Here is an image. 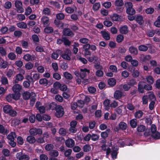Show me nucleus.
I'll return each mask as SVG.
<instances>
[{
  "instance_id": "f257e3e1",
  "label": "nucleus",
  "mask_w": 160,
  "mask_h": 160,
  "mask_svg": "<svg viewBox=\"0 0 160 160\" xmlns=\"http://www.w3.org/2000/svg\"><path fill=\"white\" fill-rule=\"evenodd\" d=\"M55 110L56 112L55 113V115L57 117L59 118L63 115L64 112L63 108L62 106L58 105Z\"/></svg>"
},
{
  "instance_id": "f03ea898",
  "label": "nucleus",
  "mask_w": 160,
  "mask_h": 160,
  "mask_svg": "<svg viewBox=\"0 0 160 160\" xmlns=\"http://www.w3.org/2000/svg\"><path fill=\"white\" fill-rule=\"evenodd\" d=\"M22 86L19 84H16L13 86L12 90L14 92V94L17 96L16 98H17V97L18 98H20V92Z\"/></svg>"
},
{
  "instance_id": "7ed1b4c3",
  "label": "nucleus",
  "mask_w": 160,
  "mask_h": 160,
  "mask_svg": "<svg viewBox=\"0 0 160 160\" xmlns=\"http://www.w3.org/2000/svg\"><path fill=\"white\" fill-rule=\"evenodd\" d=\"M16 157L19 160H29L30 158L29 155L22 152L18 153L16 155Z\"/></svg>"
},
{
  "instance_id": "20e7f679",
  "label": "nucleus",
  "mask_w": 160,
  "mask_h": 160,
  "mask_svg": "<svg viewBox=\"0 0 160 160\" xmlns=\"http://www.w3.org/2000/svg\"><path fill=\"white\" fill-rule=\"evenodd\" d=\"M77 122L73 120L70 123V127L69 129V131L70 133H75L77 131L76 128V125Z\"/></svg>"
},
{
  "instance_id": "39448f33",
  "label": "nucleus",
  "mask_w": 160,
  "mask_h": 160,
  "mask_svg": "<svg viewBox=\"0 0 160 160\" xmlns=\"http://www.w3.org/2000/svg\"><path fill=\"white\" fill-rule=\"evenodd\" d=\"M29 132L31 135L36 136L38 134H42V129L40 128H33L30 129Z\"/></svg>"
},
{
  "instance_id": "423d86ee",
  "label": "nucleus",
  "mask_w": 160,
  "mask_h": 160,
  "mask_svg": "<svg viewBox=\"0 0 160 160\" xmlns=\"http://www.w3.org/2000/svg\"><path fill=\"white\" fill-rule=\"evenodd\" d=\"M15 5L18 12L22 13L24 12V9L22 7V3L21 1L19 0L16 1L15 2Z\"/></svg>"
},
{
  "instance_id": "0eeeda50",
  "label": "nucleus",
  "mask_w": 160,
  "mask_h": 160,
  "mask_svg": "<svg viewBox=\"0 0 160 160\" xmlns=\"http://www.w3.org/2000/svg\"><path fill=\"white\" fill-rule=\"evenodd\" d=\"M71 51L68 49H66L64 51V53L62 54L61 57L64 59L68 60H70L71 58L70 56L71 54Z\"/></svg>"
},
{
  "instance_id": "6e6552de",
  "label": "nucleus",
  "mask_w": 160,
  "mask_h": 160,
  "mask_svg": "<svg viewBox=\"0 0 160 160\" xmlns=\"http://www.w3.org/2000/svg\"><path fill=\"white\" fill-rule=\"evenodd\" d=\"M65 144L66 146L68 148L73 147L75 144L74 141L71 138H68L65 141Z\"/></svg>"
},
{
  "instance_id": "1a4fd4ad",
  "label": "nucleus",
  "mask_w": 160,
  "mask_h": 160,
  "mask_svg": "<svg viewBox=\"0 0 160 160\" xmlns=\"http://www.w3.org/2000/svg\"><path fill=\"white\" fill-rule=\"evenodd\" d=\"M131 82L123 85V88L125 91H128L131 86H133L136 84V82L135 81H130Z\"/></svg>"
},
{
  "instance_id": "9d476101",
  "label": "nucleus",
  "mask_w": 160,
  "mask_h": 160,
  "mask_svg": "<svg viewBox=\"0 0 160 160\" xmlns=\"http://www.w3.org/2000/svg\"><path fill=\"white\" fill-rule=\"evenodd\" d=\"M35 93L33 92L30 93L28 92H24L22 94L23 98L25 100L28 99L31 97L35 96Z\"/></svg>"
},
{
  "instance_id": "9b49d317",
  "label": "nucleus",
  "mask_w": 160,
  "mask_h": 160,
  "mask_svg": "<svg viewBox=\"0 0 160 160\" xmlns=\"http://www.w3.org/2000/svg\"><path fill=\"white\" fill-rule=\"evenodd\" d=\"M125 96V93L119 90H116L114 93V97L116 99L120 98L122 97H124Z\"/></svg>"
},
{
  "instance_id": "f8f14e48",
  "label": "nucleus",
  "mask_w": 160,
  "mask_h": 160,
  "mask_svg": "<svg viewBox=\"0 0 160 160\" xmlns=\"http://www.w3.org/2000/svg\"><path fill=\"white\" fill-rule=\"evenodd\" d=\"M63 34L67 36L72 37L74 35V34L69 28H65L63 29L62 31Z\"/></svg>"
},
{
  "instance_id": "ddd939ff",
  "label": "nucleus",
  "mask_w": 160,
  "mask_h": 160,
  "mask_svg": "<svg viewBox=\"0 0 160 160\" xmlns=\"http://www.w3.org/2000/svg\"><path fill=\"white\" fill-rule=\"evenodd\" d=\"M103 38L106 40H109L110 38V35L108 32L105 31H102L101 32Z\"/></svg>"
},
{
  "instance_id": "4468645a",
  "label": "nucleus",
  "mask_w": 160,
  "mask_h": 160,
  "mask_svg": "<svg viewBox=\"0 0 160 160\" xmlns=\"http://www.w3.org/2000/svg\"><path fill=\"white\" fill-rule=\"evenodd\" d=\"M9 132V130L1 124H0V133L3 135H6Z\"/></svg>"
},
{
  "instance_id": "2eb2a0df",
  "label": "nucleus",
  "mask_w": 160,
  "mask_h": 160,
  "mask_svg": "<svg viewBox=\"0 0 160 160\" xmlns=\"http://www.w3.org/2000/svg\"><path fill=\"white\" fill-rule=\"evenodd\" d=\"M128 50L129 52L133 55H137L138 54V50L137 48L133 46L129 47Z\"/></svg>"
},
{
  "instance_id": "dca6fc26",
  "label": "nucleus",
  "mask_w": 160,
  "mask_h": 160,
  "mask_svg": "<svg viewBox=\"0 0 160 160\" xmlns=\"http://www.w3.org/2000/svg\"><path fill=\"white\" fill-rule=\"evenodd\" d=\"M16 96H17L14 94H9L6 97V99L8 102H11L12 99L15 100L18 99L19 98H18L17 97V98H16Z\"/></svg>"
},
{
  "instance_id": "f3484780",
  "label": "nucleus",
  "mask_w": 160,
  "mask_h": 160,
  "mask_svg": "<svg viewBox=\"0 0 160 160\" xmlns=\"http://www.w3.org/2000/svg\"><path fill=\"white\" fill-rule=\"evenodd\" d=\"M41 21L44 27L48 26L49 24V19L47 17H42L41 18Z\"/></svg>"
},
{
  "instance_id": "a211bd4d",
  "label": "nucleus",
  "mask_w": 160,
  "mask_h": 160,
  "mask_svg": "<svg viewBox=\"0 0 160 160\" xmlns=\"http://www.w3.org/2000/svg\"><path fill=\"white\" fill-rule=\"evenodd\" d=\"M81 72L80 73V76L81 79H83L85 77L86 74V72H88V71L86 69L84 68V69H81Z\"/></svg>"
},
{
  "instance_id": "6ab92c4d",
  "label": "nucleus",
  "mask_w": 160,
  "mask_h": 160,
  "mask_svg": "<svg viewBox=\"0 0 160 160\" xmlns=\"http://www.w3.org/2000/svg\"><path fill=\"white\" fill-rule=\"evenodd\" d=\"M12 107L10 105H5L3 107V111L6 113L9 114L11 110H12Z\"/></svg>"
},
{
  "instance_id": "aec40b11",
  "label": "nucleus",
  "mask_w": 160,
  "mask_h": 160,
  "mask_svg": "<svg viewBox=\"0 0 160 160\" xmlns=\"http://www.w3.org/2000/svg\"><path fill=\"white\" fill-rule=\"evenodd\" d=\"M143 113L142 111L138 110L136 111L134 114V116L136 118H140L142 117Z\"/></svg>"
},
{
  "instance_id": "412c9836",
  "label": "nucleus",
  "mask_w": 160,
  "mask_h": 160,
  "mask_svg": "<svg viewBox=\"0 0 160 160\" xmlns=\"http://www.w3.org/2000/svg\"><path fill=\"white\" fill-rule=\"evenodd\" d=\"M120 32L123 34H126L128 32V27L125 25L121 27L120 29Z\"/></svg>"
},
{
  "instance_id": "4be33fe9",
  "label": "nucleus",
  "mask_w": 160,
  "mask_h": 160,
  "mask_svg": "<svg viewBox=\"0 0 160 160\" xmlns=\"http://www.w3.org/2000/svg\"><path fill=\"white\" fill-rule=\"evenodd\" d=\"M0 61V66L1 68H7L8 65V63L7 61H4L2 59Z\"/></svg>"
},
{
  "instance_id": "5701e85b",
  "label": "nucleus",
  "mask_w": 160,
  "mask_h": 160,
  "mask_svg": "<svg viewBox=\"0 0 160 160\" xmlns=\"http://www.w3.org/2000/svg\"><path fill=\"white\" fill-rule=\"evenodd\" d=\"M27 141L30 143H33L36 141L35 138L32 136H29L27 138Z\"/></svg>"
},
{
  "instance_id": "b1692460",
  "label": "nucleus",
  "mask_w": 160,
  "mask_h": 160,
  "mask_svg": "<svg viewBox=\"0 0 160 160\" xmlns=\"http://www.w3.org/2000/svg\"><path fill=\"white\" fill-rule=\"evenodd\" d=\"M136 21L140 24L141 25L144 22L143 17L140 15H137L135 19Z\"/></svg>"
},
{
  "instance_id": "393cba45",
  "label": "nucleus",
  "mask_w": 160,
  "mask_h": 160,
  "mask_svg": "<svg viewBox=\"0 0 160 160\" xmlns=\"http://www.w3.org/2000/svg\"><path fill=\"white\" fill-rule=\"evenodd\" d=\"M59 133L62 136H65L68 133V132L66 129L63 128H61L59 129Z\"/></svg>"
},
{
  "instance_id": "a878e982",
  "label": "nucleus",
  "mask_w": 160,
  "mask_h": 160,
  "mask_svg": "<svg viewBox=\"0 0 160 160\" xmlns=\"http://www.w3.org/2000/svg\"><path fill=\"white\" fill-rule=\"evenodd\" d=\"M16 137V133L15 132H12L9 134L7 138L10 141L14 140V138Z\"/></svg>"
},
{
  "instance_id": "bb28decb",
  "label": "nucleus",
  "mask_w": 160,
  "mask_h": 160,
  "mask_svg": "<svg viewBox=\"0 0 160 160\" xmlns=\"http://www.w3.org/2000/svg\"><path fill=\"white\" fill-rule=\"evenodd\" d=\"M50 155L52 156V157H55L58 156L59 153L56 150H51L50 153Z\"/></svg>"
},
{
  "instance_id": "cd10ccee",
  "label": "nucleus",
  "mask_w": 160,
  "mask_h": 160,
  "mask_svg": "<svg viewBox=\"0 0 160 160\" xmlns=\"http://www.w3.org/2000/svg\"><path fill=\"white\" fill-rule=\"evenodd\" d=\"M110 132V129H107L105 132H102L101 133V137L105 139L108 136V133Z\"/></svg>"
},
{
  "instance_id": "c85d7f7f",
  "label": "nucleus",
  "mask_w": 160,
  "mask_h": 160,
  "mask_svg": "<svg viewBox=\"0 0 160 160\" xmlns=\"http://www.w3.org/2000/svg\"><path fill=\"white\" fill-rule=\"evenodd\" d=\"M103 104L106 110H108L110 107V100L108 99H106L103 102Z\"/></svg>"
},
{
  "instance_id": "c756f323",
  "label": "nucleus",
  "mask_w": 160,
  "mask_h": 160,
  "mask_svg": "<svg viewBox=\"0 0 160 160\" xmlns=\"http://www.w3.org/2000/svg\"><path fill=\"white\" fill-rule=\"evenodd\" d=\"M119 125V128L122 130H126L127 127V124L122 122H121Z\"/></svg>"
},
{
  "instance_id": "7c9ffc66",
  "label": "nucleus",
  "mask_w": 160,
  "mask_h": 160,
  "mask_svg": "<svg viewBox=\"0 0 160 160\" xmlns=\"http://www.w3.org/2000/svg\"><path fill=\"white\" fill-rule=\"evenodd\" d=\"M23 58L26 61H28L33 60V57L29 54H27L24 55Z\"/></svg>"
},
{
  "instance_id": "2f4dec72",
  "label": "nucleus",
  "mask_w": 160,
  "mask_h": 160,
  "mask_svg": "<svg viewBox=\"0 0 160 160\" xmlns=\"http://www.w3.org/2000/svg\"><path fill=\"white\" fill-rule=\"evenodd\" d=\"M126 12L130 15H133L135 13V11L132 8L126 9Z\"/></svg>"
},
{
  "instance_id": "473e14b6",
  "label": "nucleus",
  "mask_w": 160,
  "mask_h": 160,
  "mask_svg": "<svg viewBox=\"0 0 160 160\" xmlns=\"http://www.w3.org/2000/svg\"><path fill=\"white\" fill-rule=\"evenodd\" d=\"M17 26L18 27L22 28H26L27 26V24L23 22L17 23Z\"/></svg>"
},
{
  "instance_id": "72a5a7b5",
  "label": "nucleus",
  "mask_w": 160,
  "mask_h": 160,
  "mask_svg": "<svg viewBox=\"0 0 160 160\" xmlns=\"http://www.w3.org/2000/svg\"><path fill=\"white\" fill-rule=\"evenodd\" d=\"M99 138V136L96 134H92L91 135V140L94 141L98 140Z\"/></svg>"
},
{
  "instance_id": "f704fd0d",
  "label": "nucleus",
  "mask_w": 160,
  "mask_h": 160,
  "mask_svg": "<svg viewBox=\"0 0 160 160\" xmlns=\"http://www.w3.org/2000/svg\"><path fill=\"white\" fill-rule=\"evenodd\" d=\"M130 124L133 128H135L137 126V120L136 119H132L130 120Z\"/></svg>"
},
{
  "instance_id": "c9c22d12",
  "label": "nucleus",
  "mask_w": 160,
  "mask_h": 160,
  "mask_svg": "<svg viewBox=\"0 0 160 160\" xmlns=\"http://www.w3.org/2000/svg\"><path fill=\"white\" fill-rule=\"evenodd\" d=\"M63 75L64 77L67 79L71 80L72 78V75L67 72H65L64 73Z\"/></svg>"
},
{
  "instance_id": "e433bc0d",
  "label": "nucleus",
  "mask_w": 160,
  "mask_h": 160,
  "mask_svg": "<svg viewBox=\"0 0 160 160\" xmlns=\"http://www.w3.org/2000/svg\"><path fill=\"white\" fill-rule=\"evenodd\" d=\"M138 49L140 51L145 52L148 49V47L145 45H142L138 47Z\"/></svg>"
},
{
  "instance_id": "4c0bfd02",
  "label": "nucleus",
  "mask_w": 160,
  "mask_h": 160,
  "mask_svg": "<svg viewBox=\"0 0 160 160\" xmlns=\"http://www.w3.org/2000/svg\"><path fill=\"white\" fill-rule=\"evenodd\" d=\"M146 129L145 127L142 125L138 126L137 128V131L138 132H144Z\"/></svg>"
},
{
  "instance_id": "58836bf2",
  "label": "nucleus",
  "mask_w": 160,
  "mask_h": 160,
  "mask_svg": "<svg viewBox=\"0 0 160 160\" xmlns=\"http://www.w3.org/2000/svg\"><path fill=\"white\" fill-rule=\"evenodd\" d=\"M142 84L143 82H141L139 83L138 85V90L141 93H142L143 92L144 88L143 85Z\"/></svg>"
},
{
  "instance_id": "ea45409f",
  "label": "nucleus",
  "mask_w": 160,
  "mask_h": 160,
  "mask_svg": "<svg viewBox=\"0 0 160 160\" xmlns=\"http://www.w3.org/2000/svg\"><path fill=\"white\" fill-rule=\"evenodd\" d=\"M63 39V42L64 45L66 46H70L71 45V42L66 37H63L62 38Z\"/></svg>"
},
{
  "instance_id": "a19ab883",
  "label": "nucleus",
  "mask_w": 160,
  "mask_h": 160,
  "mask_svg": "<svg viewBox=\"0 0 160 160\" xmlns=\"http://www.w3.org/2000/svg\"><path fill=\"white\" fill-rule=\"evenodd\" d=\"M17 142L18 144L22 145L24 143V140L21 136H18L17 138Z\"/></svg>"
},
{
  "instance_id": "79ce46f5",
  "label": "nucleus",
  "mask_w": 160,
  "mask_h": 160,
  "mask_svg": "<svg viewBox=\"0 0 160 160\" xmlns=\"http://www.w3.org/2000/svg\"><path fill=\"white\" fill-rule=\"evenodd\" d=\"M123 36L121 34L118 35L116 38V41L118 43L121 42L123 40Z\"/></svg>"
},
{
  "instance_id": "37998d69",
  "label": "nucleus",
  "mask_w": 160,
  "mask_h": 160,
  "mask_svg": "<svg viewBox=\"0 0 160 160\" xmlns=\"http://www.w3.org/2000/svg\"><path fill=\"white\" fill-rule=\"evenodd\" d=\"M45 32L47 33H50L53 31V28L50 27H47L44 29Z\"/></svg>"
},
{
  "instance_id": "c03bdc74",
  "label": "nucleus",
  "mask_w": 160,
  "mask_h": 160,
  "mask_svg": "<svg viewBox=\"0 0 160 160\" xmlns=\"http://www.w3.org/2000/svg\"><path fill=\"white\" fill-rule=\"evenodd\" d=\"M54 146L53 144H48L46 145L45 147V149L48 151H50L51 149H53Z\"/></svg>"
},
{
  "instance_id": "a18cd8bd",
  "label": "nucleus",
  "mask_w": 160,
  "mask_h": 160,
  "mask_svg": "<svg viewBox=\"0 0 160 160\" xmlns=\"http://www.w3.org/2000/svg\"><path fill=\"white\" fill-rule=\"evenodd\" d=\"M152 136L156 139H158L160 138V133L158 132L152 133Z\"/></svg>"
},
{
  "instance_id": "49530a36",
  "label": "nucleus",
  "mask_w": 160,
  "mask_h": 160,
  "mask_svg": "<svg viewBox=\"0 0 160 160\" xmlns=\"http://www.w3.org/2000/svg\"><path fill=\"white\" fill-rule=\"evenodd\" d=\"M89 39L86 38H82L79 39L80 42L84 44H87L89 42Z\"/></svg>"
},
{
  "instance_id": "de8ad7c7",
  "label": "nucleus",
  "mask_w": 160,
  "mask_h": 160,
  "mask_svg": "<svg viewBox=\"0 0 160 160\" xmlns=\"http://www.w3.org/2000/svg\"><path fill=\"white\" fill-rule=\"evenodd\" d=\"M100 4L99 2H96L93 4V9L94 11H97L99 8Z\"/></svg>"
},
{
  "instance_id": "09e8293b",
  "label": "nucleus",
  "mask_w": 160,
  "mask_h": 160,
  "mask_svg": "<svg viewBox=\"0 0 160 160\" xmlns=\"http://www.w3.org/2000/svg\"><path fill=\"white\" fill-rule=\"evenodd\" d=\"M17 19L19 21H23L25 19V17L23 14H18L17 16Z\"/></svg>"
},
{
  "instance_id": "8fccbe9b",
  "label": "nucleus",
  "mask_w": 160,
  "mask_h": 160,
  "mask_svg": "<svg viewBox=\"0 0 160 160\" xmlns=\"http://www.w3.org/2000/svg\"><path fill=\"white\" fill-rule=\"evenodd\" d=\"M148 97L147 95L144 96L142 98V103L144 104L148 103Z\"/></svg>"
},
{
  "instance_id": "3c124183",
  "label": "nucleus",
  "mask_w": 160,
  "mask_h": 160,
  "mask_svg": "<svg viewBox=\"0 0 160 160\" xmlns=\"http://www.w3.org/2000/svg\"><path fill=\"white\" fill-rule=\"evenodd\" d=\"M91 147L89 145H86L83 147V151L85 152H88L91 150Z\"/></svg>"
},
{
  "instance_id": "603ef678",
  "label": "nucleus",
  "mask_w": 160,
  "mask_h": 160,
  "mask_svg": "<svg viewBox=\"0 0 160 160\" xmlns=\"http://www.w3.org/2000/svg\"><path fill=\"white\" fill-rule=\"evenodd\" d=\"M115 4L116 6H121L123 5V2L122 0H116Z\"/></svg>"
},
{
  "instance_id": "864d4df0",
  "label": "nucleus",
  "mask_w": 160,
  "mask_h": 160,
  "mask_svg": "<svg viewBox=\"0 0 160 160\" xmlns=\"http://www.w3.org/2000/svg\"><path fill=\"white\" fill-rule=\"evenodd\" d=\"M20 120L17 118H14L12 122V123L13 124L14 126L18 125L20 123Z\"/></svg>"
},
{
  "instance_id": "5fc2aeb1",
  "label": "nucleus",
  "mask_w": 160,
  "mask_h": 160,
  "mask_svg": "<svg viewBox=\"0 0 160 160\" xmlns=\"http://www.w3.org/2000/svg\"><path fill=\"white\" fill-rule=\"evenodd\" d=\"M154 25L157 27H160V15L158 17L157 20L154 22Z\"/></svg>"
},
{
  "instance_id": "6e6d98bb",
  "label": "nucleus",
  "mask_w": 160,
  "mask_h": 160,
  "mask_svg": "<svg viewBox=\"0 0 160 160\" xmlns=\"http://www.w3.org/2000/svg\"><path fill=\"white\" fill-rule=\"evenodd\" d=\"M154 11V8H149L146 9L145 12L147 14H151Z\"/></svg>"
},
{
  "instance_id": "4d7b16f0",
  "label": "nucleus",
  "mask_w": 160,
  "mask_h": 160,
  "mask_svg": "<svg viewBox=\"0 0 160 160\" xmlns=\"http://www.w3.org/2000/svg\"><path fill=\"white\" fill-rule=\"evenodd\" d=\"M155 34V31L153 30H149L147 32V35L149 37H152Z\"/></svg>"
},
{
  "instance_id": "13d9d810",
  "label": "nucleus",
  "mask_w": 160,
  "mask_h": 160,
  "mask_svg": "<svg viewBox=\"0 0 160 160\" xmlns=\"http://www.w3.org/2000/svg\"><path fill=\"white\" fill-rule=\"evenodd\" d=\"M16 57V55L13 52H10L8 55V58L11 60H14Z\"/></svg>"
},
{
  "instance_id": "bf43d9fd",
  "label": "nucleus",
  "mask_w": 160,
  "mask_h": 160,
  "mask_svg": "<svg viewBox=\"0 0 160 160\" xmlns=\"http://www.w3.org/2000/svg\"><path fill=\"white\" fill-rule=\"evenodd\" d=\"M2 152L3 154L6 157H8L10 155V151L8 149H3Z\"/></svg>"
},
{
  "instance_id": "052dcab7",
  "label": "nucleus",
  "mask_w": 160,
  "mask_h": 160,
  "mask_svg": "<svg viewBox=\"0 0 160 160\" xmlns=\"http://www.w3.org/2000/svg\"><path fill=\"white\" fill-rule=\"evenodd\" d=\"M12 6V3L9 1L6 2L4 5V7L5 8L8 9L10 8Z\"/></svg>"
},
{
  "instance_id": "680f3d73",
  "label": "nucleus",
  "mask_w": 160,
  "mask_h": 160,
  "mask_svg": "<svg viewBox=\"0 0 160 160\" xmlns=\"http://www.w3.org/2000/svg\"><path fill=\"white\" fill-rule=\"evenodd\" d=\"M72 152V150L71 149H68L65 151L64 155L66 157L69 156L71 154Z\"/></svg>"
},
{
  "instance_id": "e2e57ef3",
  "label": "nucleus",
  "mask_w": 160,
  "mask_h": 160,
  "mask_svg": "<svg viewBox=\"0 0 160 160\" xmlns=\"http://www.w3.org/2000/svg\"><path fill=\"white\" fill-rule=\"evenodd\" d=\"M0 53L2 56H5L6 55V51L2 47H0Z\"/></svg>"
},
{
  "instance_id": "0e129e2a",
  "label": "nucleus",
  "mask_w": 160,
  "mask_h": 160,
  "mask_svg": "<svg viewBox=\"0 0 160 160\" xmlns=\"http://www.w3.org/2000/svg\"><path fill=\"white\" fill-rule=\"evenodd\" d=\"M64 15L62 13H59L56 15L57 18L58 20H62L64 18Z\"/></svg>"
},
{
  "instance_id": "69168bd1",
  "label": "nucleus",
  "mask_w": 160,
  "mask_h": 160,
  "mask_svg": "<svg viewBox=\"0 0 160 160\" xmlns=\"http://www.w3.org/2000/svg\"><path fill=\"white\" fill-rule=\"evenodd\" d=\"M33 67V64L30 62H28L25 65V67L28 70L31 69Z\"/></svg>"
},
{
  "instance_id": "338daca9",
  "label": "nucleus",
  "mask_w": 160,
  "mask_h": 160,
  "mask_svg": "<svg viewBox=\"0 0 160 160\" xmlns=\"http://www.w3.org/2000/svg\"><path fill=\"white\" fill-rule=\"evenodd\" d=\"M104 25L107 27H109L112 25V23L110 21L108 20H105L103 22Z\"/></svg>"
},
{
  "instance_id": "774afa93",
  "label": "nucleus",
  "mask_w": 160,
  "mask_h": 160,
  "mask_svg": "<svg viewBox=\"0 0 160 160\" xmlns=\"http://www.w3.org/2000/svg\"><path fill=\"white\" fill-rule=\"evenodd\" d=\"M40 160H48V156L45 154H42L40 156Z\"/></svg>"
}]
</instances>
